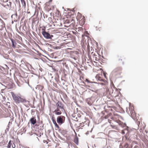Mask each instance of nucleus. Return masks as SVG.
Returning a JSON list of instances; mask_svg holds the SVG:
<instances>
[{
	"label": "nucleus",
	"mask_w": 148,
	"mask_h": 148,
	"mask_svg": "<svg viewBox=\"0 0 148 148\" xmlns=\"http://www.w3.org/2000/svg\"><path fill=\"white\" fill-rule=\"evenodd\" d=\"M11 146V141H10L8 143V148H10Z\"/></svg>",
	"instance_id": "5701e85b"
},
{
	"label": "nucleus",
	"mask_w": 148,
	"mask_h": 148,
	"mask_svg": "<svg viewBox=\"0 0 148 148\" xmlns=\"http://www.w3.org/2000/svg\"><path fill=\"white\" fill-rule=\"evenodd\" d=\"M8 0H2V2H3V3H6L7 2Z\"/></svg>",
	"instance_id": "cd10ccee"
},
{
	"label": "nucleus",
	"mask_w": 148,
	"mask_h": 148,
	"mask_svg": "<svg viewBox=\"0 0 148 148\" xmlns=\"http://www.w3.org/2000/svg\"><path fill=\"white\" fill-rule=\"evenodd\" d=\"M106 73L105 72H103V75L105 78H106Z\"/></svg>",
	"instance_id": "a878e982"
},
{
	"label": "nucleus",
	"mask_w": 148,
	"mask_h": 148,
	"mask_svg": "<svg viewBox=\"0 0 148 148\" xmlns=\"http://www.w3.org/2000/svg\"><path fill=\"white\" fill-rule=\"evenodd\" d=\"M65 26V27H68V26H66V25H65V26Z\"/></svg>",
	"instance_id": "f704fd0d"
},
{
	"label": "nucleus",
	"mask_w": 148,
	"mask_h": 148,
	"mask_svg": "<svg viewBox=\"0 0 148 148\" xmlns=\"http://www.w3.org/2000/svg\"><path fill=\"white\" fill-rule=\"evenodd\" d=\"M89 47H88V50H89L90 49Z\"/></svg>",
	"instance_id": "2f4dec72"
},
{
	"label": "nucleus",
	"mask_w": 148,
	"mask_h": 148,
	"mask_svg": "<svg viewBox=\"0 0 148 148\" xmlns=\"http://www.w3.org/2000/svg\"><path fill=\"white\" fill-rule=\"evenodd\" d=\"M56 105L57 108H59L60 109H62L63 108V105L61 102L58 101L56 103Z\"/></svg>",
	"instance_id": "9b49d317"
},
{
	"label": "nucleus",
	"mask_w": 148,
	"mask_h": 148,
	"mask_svg": "<svg viewBox=\"0 0 148 148\" xmlns=\"http://www.w3.org/2000/svg\"><path fill=\"white\" fill-rule=\"evenodd\" d=\"M130 113L131 117L134 119H138V114H137L134 110V108L133 106L131 107L130 108Z\"/></svg>",
	"instance_id": "f03ea898"
},
{
	"label": "nucleus",
	"mask_w": 148,
	"mask_h": 148,
	"mask_svg": "<svg viewBox=\"0 0 148 148\" xmlns=\"http://www.w3.org/2000/svg\"><path fill=\"white\" fill-rule=\"evenodd\" d=\"M87 103L88 104V105L90 106L91 105H92V103H89V102H88Z\"/></svg>",
	"instance_id": "c756f323"
},
{
	"label": "nucleus",
	"mask_w": 148,
	"mask_h": 148,
	"mask_svg": "<svg viewBox=\"0 0 148 148\" xmlns=\"http://www.w3.org/2000/svg\"><path fill=\"white\" fill-rule=\"evenodd\" d=\"M10 40L12 44V46H15L16 45V43L14 40L12 38H11Z\"/></svg>",
	"instance_id": "6ab92c4d"
},
{
	"label": "nucleus",
	"mask_w": 148,
	"mask_h": 148,
	"mask_svg": "<svg viewBox=\"0 0 148 148\" xmlns=\"http://www.w3.org/2000/svg\"><path fill=\"white\" fill-rule=\"evenodd\" d=\"M84 16H83L82 15L79 13H78L77 16V20L81 19Z\"/></svg>",
	"instance_id": "ddd939ff"
},
{
	"label": "nucleus",
	"mask_w": 148,
	"mask_h": 148,
	"mask_svg": "<svg viewBox=\"0 0 148 148\" xmlns=\"http://www.w3.org/2000/svg\"><path fill=\"white\" fill-rule=\"evenodd\" d=\"M72 21H73V19L71 20V21H70V20L66 19L65 20L64 23V24H68L70 22H71Z\"/></svg>",
	"instance_id": "a211bd4d"
},
{
	"label": "nucleus",
	"mask_w": 148,
	"mask_h": 148,
	"mask_svg": "<svg viewBox=\"0 0 148 148\" xmlns=\"http://www.w3.org/2000/svg\"><path fill=\"white\" fill-rule=\"evenodd\" d=\"M2 2V0H0V2Z\"/></svg>",
	"instance_id": "72a5a7b5"
},
{
	"label": "nucleus",
	"mask_w": 148,
	"mask_h": 148,
	"mask_svg": "<svg viewBox=\"0 0 148 148\" xmlns=\"http://www.w3.org/2000/svg\"><path fill=\"white\" fill-rule=\"evenodd\" d=\"M128 130L127 129H125L123 130H122L121 133L122 134H125V133H128Z\"/></svg>",
	"instance_id": "aec40b11"
},
{
	"label": "nucleus",
	"mask_w": 148,
	"mask_h": 148,
	"mask_svg": "<svg viewBox=\"0 0 148 148\" xmlns=\"http://www.w3.org/2000/svg\"><path fill=\"white\" fill-rule=\"evenodd\" d=\"M83 28L82 27H79L78 28V31L79 32L80 31H83Z\"/></svg>",
	"instance_id": "393cba45"
},
{
	"label": "nucleus",
	"mask_w": 148,
	"mask_h": 148,
	"mask_svg": "<svg viewBox=\"0 0 148 148\" xmlns=\"http://www.w3.org/2000/svg\"><path fill=\"white\" fill-rule=\"evenodd\" d=\"M21 1L22 2H24V3H25V1H24V0H21Z\"/></svg>",
	"instance_id": "7c9ffc66"
},
{
	"label": "nucleus",
	"mask_w": 148,
	"mask_h": 148,
	"mask_svg": "<svg viewBox=\"0 0 148 148\" xmlns=\"http://www.w3.org/2000/svg\"><path fill=\"white\" fill-rule=\"evenodd\" d=\"M31 124L34 125L36 122V120L35 117L33 116L30 120Z\"/></svg>",
	"instance_id": "9d476101"
},
{
	"label": "nucleus",
	"mask_w": 148,
	"mask_h": 148,
	"mask_svg": "<svg viewBox=\"0 0 148 148\" xmlns=\"http://www.w3.org/2000/svg\"><path fill=\"white\" fill-rule=\"evenodd\" d=\"M119 60L120 61V60H122V59H120Z\"/></svg>",
	"instance_id": "473e14b6"
},
{
	"label": "nucleus",
	"mask_w": 148,
	"mask_h": 148,
	"mask_svg": "<svg viewBox=\"0 0 148 148\" xmlns=\"http://www.w3.org/2000/svg\"><path fill=\"white\" fill-rule=\"evenodd\" d=\"M84 35L85 36H87L89 35V34L88 33L87 31H85L84 32Z\"/></svg>",
	"instance_id": "b1692460"
},
{
	"label": "nucleus",
	"mask_w": 148,
	"mask_h": 148,
	"mask_svg": "<svg viewBox=\"0 0 148 148\" xmlns=\"http://www.w3.org/2000/svg\"><path fill=\"white\" fill-rule=\"evenodd\" d=\"M74 143L77 145H78L79 144V140L78 138L76 136L75 137L74 139Z\"/></svg>",
	"instance_id": "2eb2a0df"
},
{
	"label": "nucleus",
	"mask_w": 148,
	"mask_h": 148,
	"mask_svg": "<svg viewBox=\"0 0 148 148\" xmlns=\"http://www.w3.org/2000/svg\"><path fill=\"white\" fill-rule=\"evenodd\" d=\"M85 81L88 82V83H96V82H92L90 81L88 79H86L85 80Z\"/></svg>",
	"instance_id": "412c9836"
},
{
	"label": "nucleus",
	"mask_w": 148,
	"mask_h": 148,
	"mask_svg": "<svg viewBox=\"0 0 148 148\" xmlns=\"http://www.w3.org/2000/svg\"><path fill=\"white\" fill-rule=\"evenodd\" d=\"M64 117L63 116H59L58 117L57 121L59 124H61L63 123V118Z\"/></svg>",
	"instance_id": "423d86ee"
},
{
	"label": "nucleus",
	"mask_w": 148,
	"mask_h": 148,
	"mask_svg": "<svg viewBox=\"0 0 148 148\" xmlns=\"http://www.w3.org/2000/svg\"><path fill=\"white\" fill-rule=\"evenodd\" d=\"M102 75L101 74H98L96 76V78L98 80L104 82L105 80L102 79Z\"/></svg>",
	"instance_id": "6e6552de"
},
{
	"label": "nucleus",
	"mask_w": 148,
	"mask_h": 148,
	"mask_svg": "<svg viewBox=\"0 0 148 148\" xmlns=\"http://www.w3.org/2000/svg\"><path fill=\"white\" fill-rule=\"evenodd\" d=\"M88 43V42L84 39L82 40L81 43L82 46H90V45Z\"/></svg>",
	"instance_id": "0eeeda50"
},
{
	"label": "nucleus",
	"mask_w": 148,
	"mask_h": 148,
	"mask_svg": "<svg viewBox=\"0 0 148 148\" xmlns=\"http://www.w3.org/2000/svg\"><path fill=\"white\" fill-rule=\"evenodd\" d=\"M10 93L13 99L16 103H19L21 102H23L26 101L25 99L21 98V95L20 94H17L12 92Z\"/></svg>",
	"instance_id": "f257e3e1"
},
{
	"label": "nucleus",
	"mask_w": 148,
	"mask_h": 148,
	"mask_svg": "<svg viewBox=\"0 0 148 148\" xmlns=\"http://www.w3.org/2000/svg\"><path fill=\"white\" fill-rule=\"evenodd\" d=\"M79 20V23L80 25L81 26H83L85 23V17H83L81 19Z\"/></svg>",
	"instance_id": "1a4fd4ad"
},
{
	"label": "nucleus",
	"mask_w": 148,
	"mask_h": 148,
	"mask_svg": "<svg viewBox=\"0 0 148 148\" xmlns=\"http://www.w3.org/2000/svg\"><path fill=\"white\" fill-rule=\"evenodd\" d=\"M108 121L109 122H110V121H109V120Z\"/></svg>",
	"instance_id": "4c0bfd02"
},
{
	"label": "nucleus",
	"mask_w": 148,
	"mask_h": 148,
	"mask_svg": "<svg viewBox=\"0 0 148 148\" xmlns=\"http://www.w3.org/2000/svg\"><path fill=\"white\" fill-rule=\"evenodd\" d=\"M91 49H92V47H91Z\"/></svg>",
	"instance_id": "c9c22d12"
},
{
	"label": "nucleus",
	"mask_w": 148,
	"mask_h": 148,
	"mask_svg": "<svg viewBox=\"0 0 148 148\" xmlns=\"http://www.w3.org/2000/svg\"><path fill=\"white\" fill-rule=\"evenodd\" d=\"M108 115H107V116H105L104 117V118L105 119H107L108 118Z\"/></svg>",
	"instance_id": "c85d7f7f"
},
{
	"label": "nucleus",
	"mask_w": 148,
	"mask_h": 148,
	"mask_svg": "<svg viewBox=\"0 0 148 148\" xmlns=\"http://www.w3.org/2000/svg\"><path fill=\"white\" fill-rule=\"evenodd\" d=\"M15 147H16V146L14 144V143L13 145L12 144V148H14Z\"/></svg>",
	"instance_id": "bb28decb"
},
{
	"label": "nucleus",
	"mask_w": 148,
	"mask_h": 148,
	"mask_svg": "<svg viewBox=\"0 0 148 148\" xmlns=\"http://www.w3.org/2000/svg\"><path fill=\"white\" fill-rule=\"evenodd\" d=\"M60 108H57L55 110L54 112L57 115H60L61 114L62 112L60 110Z\"/></svg>",
	"instance_id": "f8f14e48"
},
{
	"label": "nucleus",
	"mask_w": 148,
	"mask_h": 148,
	"mask_svg": "<svg viewBox=\"0 0 148 148\" xmlns=\"http://www.w3.org/2000/svg\"><path fill=\"white\" fill-rule=\"evenodd\" d=\"M42 33L44 37L46 39H51L53 36V35H50L49 33L45 31V29H42Z\"/></svg>",
	"instance_id": "7ed1b4c3"
},
{
	"label": "nucleus",
	"mask_w": 148,
	"mask_h": 148,
	"mask_svg": "<svg viewBox=\"0 0 148 148\" xmlns=\"http://www.w3.org/2000/svg\"><path fill=\"white\" fill-rule=\"evenodd\" d=\"M122 63H123H123H124V62H123Z\"/></svg>",
	"instance_id": "e433bc0d"
},
{
	"label": "nucleus",
	"mask_w": 148,
	"mask_h": 148,
	"mask_svg": "<svg viewBox=\"0 0 148 148\" xmlns=\"http://www.w3.org/2000/svg\"><path fill=\"white\" fill-rule=\"evenodd\" d=\"M10 3H11V5L12 4H14L15 5H16V3L17 2V0H9Z\"/></svg>",
	"instance_id": "f3484780"
},
{
	"label": "nucleus",
	"mask_w": 148,
	"mask_h": 148,
	"mask_svg": "<svg viewBox=\"0 0 148 148\" xmlns=\"http://www.w3.org/2000/svg\"><path fill=\"white\" fill-rule=\"evenodd\" d=\"M52 0H50L49 1L46 3L45 4V6H46L47 8H48V7L51 4V3L52 2Z\"/></svg>",
	"instance_id": "dca6fc26"
},
{
	"label": "nucleus",
	"mask_w": 148,
	"mask_h": 148,
	"mask_svg": "<svg viewBox=\"0 0 148 148\" xmlns=\"http://www.w3.org/2000/svg\"><path fill=\"white\" fill-rule=\"evenodd\" d=\"M122 68L121 67H117L114 69L113 72L115 73V75L120 74L121 73Z\"/></svg>",
	"instance_id": "39448f33"
},
{
	"label": "nucleus",
	"mask_w": 148,
	"mask_h": 148,
	"mask_svg": "<svg viewBox=\"0 0 148 148\" xmlns=\"http://www.w3.org/2000/svg\"><path fill=\"white\" fill-rule=\"evenodd\" d=\"M2 5L7 9H10L12 5L8 0L7 2L3 3L2 4Z\"/></svg>",
	"instance_id": "20e7f679"
},
{
	"label": "nucleus",
	"mask_w": 148,
	"mask_h": 148,
	"mask_svg": "<svg viewBox=\"0 0 148 148\" xmlns=\"http://www.w3.org/2000/svg\"><path fill=\"white\" fill-rule=\"evenodd\" d=\"M104 89L106 91V93H107L109 91V89L107 87H106L105 88H104Z\"/></svg>",
	"instance_id": "4be33fe9"
},
{
	"label": "nucleus",
	"mask_w": 148,
	"mask_h": 148,
	"mask_svg": "<svg viewBox=\"0 0 148 148\" xmlns=\"http://www.w3.org/2000/svg\"><path fill=\"white\" fill-rule=\"evenodd\" d=\"M53 123L55 125L56 130H58L59 129V126L58 125L56 121L55 120H53Z\"/></svg>",
	"instance_id": "4468645a"
}]
</instances>
